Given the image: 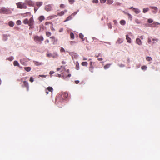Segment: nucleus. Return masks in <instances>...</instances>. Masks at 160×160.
Segmentation results:
<instances>
[{
  "label": "nucleus",
  "instance_id": "nucleus-10",
  "mask_svg": "<svg viewBox=\"0 0 160 160\" xmlns=\"http://www.w3.org/2000/svg\"><path fill=\"white\" fill-rule=\"evenodd\" d=\"M136 43L139 45H142V42L141 40L139 38H137L136 40Z\"/></svg>",
  "mask_w": 160,
  "mask_h": 160
},
{
  "label": "nucleus",
  "instance_id": "nucleus-39",
  "mask_svg": "<svg viewBox=\"0 0 160 160\" xmlns=\"http://www.w3.org/2000/svg\"><path fill=\"white\" fill-rule=\"evenodd\" d=\"M153 22V20L152 19H149L148 20V22L149 23H151L152 22Z\"/></svg>",
  "mask_w": 160,
  "mask_h": 160
},
{
  "label": "nucleus",
  "instance_id": "nucleus-47",
  "mask_svg": "<svg viewBox=\"0 0 160 160\" xmlns=\"http://www.w3.org/2000/svg\"><path fill=\"white\" fill-rule=\"evenodd\" d=\"M69 2L72 4L74 2V0H68Z\"/></svg>",
  "mask_w": 160,
  "mask_h": 160
},
{
  "label": "nucleus",
  "instance_id": "nucleus-48",
  "mask_svg": "<svg viewBox=\"0 0 160 160\" xmlns=\"http://www.w3.org/2000/svg\"><path fill=\"white\" fill-rule=\"evenodd\" d=\"M127 15H128V16L129 17L130 20H131L132 18L131 15L129 13H127Z\"/></svg>",
  "mask_w": 160,
  "mask_h": 160
},
{
  "label": "nucleus",
  "instance_id": "nucleus-25",
  "mask_svg": "<svg viewBox=\"0 0 160 160\" xmlns=\"http://www.w3.org/2000/svg\"><path fill=\"white\" fill-rule=\"evenodd\" d=\"M79 37L80 38L82 39V41H84V39L83 38L84 36L82 33H80L79 34Z\"/></svg>",
  "mask_w": 160,
  "mask_h": 160
},
{
  "label": "nucleus",
  "instance_id": "nucleus-62",
  "mask_svg": "<svg viewBox=\"0 0 160 160\" xmlns=\"http://www.w3.org/2000/svg\"><path fill=\"white\" fill-rule=\"evenodd\" d=\"M157 11H152V12L153 13H156L157 12Z\"/></svg>",
  "mask_w": 160,
  "mask_h": 160
},
{
  "label": "nucleus",
  "instance_id": "nucleus-63",
  "mask_svg": "<svg viewBox=\"0 0 160 160\" xmlns=\"http://www.w3.org/2000/svg\"><path fill=\"white\" fill-rule=\"evenodd\" d=\"M113 22H114V23L115 24H117V23H118L117 22V21L115 20H114Z\"/></svg>",
  "mask_w": 160,
  "mask_h": 160
},
{
  "label": "nucleus",
  "instance_id": "nucleus-30",
  "mask_svg": "<svg viewBox=\"0 0 160 160\" xmlns=\"http://www.w3.org/2000/svg\"><path fill=\"white\" fill-rule=\"evenodd\" d=\"M76 69L78 70L79 69V63L77 62L76 66Z\"/></svg>",
  "mask_w": 160,
  "mask_h": 160
},
{
  "label": "nucleus",
  "instance_id": "nucleus-54",
  "mask_svg": "<svg viewBox=\"0 0 160 160\" xmlns=\"http://www.w3.org/2000/svg\"><path fill=\"white\" fill-rule=\"evenodd\" d=\"M60 8H64V5L63 4H61L60 5Z\"/></svg>",
  "mask_w": 160,
  "mask_h": 160
},
{
  "label": "nucleus",
  "instance_id": "nucleus-1",
  "mask_svg": "<svg viewBox=\"0 0 160 160\" xmlns=\"http://www.w3.org/2000/svg\"><path fill=\"white\" fill-rule=\"evenodd\" d=\"M18 8L21 9H26L27 8L25 3H22L21 2L17 3Z\"/></svg>",
  "mask_w": 160,
  "mask_h": 160
},
{
  "label": "nucleus",
  "instance_id": "nucleus-4",
  "mask_svg": "<svg viewBox=\"0 0 160 160\" xmlns=\"http://www.w3.org/2000/svg\"><path fill=\"white\" fill-rule=\"evenodd\" d=\"M25 2H26V5L27 4L30 6L34 7V3L31 0H25Z\"/></svg>",
  "mask_w": 160,
  "mask_h": 160
},
{
  "label": "nucleus",
  "instance_id": "nucleus-27",
  "mask_svg": "<svg viewBox=\"0 0 160 160\" xmlns=\"http://www.w3.org/2000/svg\"><path fill=\"white\" fill-rule=\"evenodd\" d=\"M70 36L71 38L72 39H74V34L73 33L71 32L70 33Z\"/></svg>",
  "mask_w": 160,
  "mask_h": 160
},
{
  "label": "nucleus",
  "instance_id": "nucleus-2",
  "mask_svg": "<svg viewBox=\"0 0 160 160\" xmlns=\"http://www.w3.org/2000/svg\"><path fill=\"white\" fill-rule=\"evenodd\" d=\"M9 12V10L5 7H2L0 9V13L1 14H8Z\"/></svg>",
  "mask_w": 160,
  "mask_h": 160
},
{
  "label": "nucleus",
  "instance_id": "nucleus-3",
  "mask_svg": "<svg viewBox=\"0 0 160 160\" xmlns=\"http://www.w3.org/2000/svg\"><path fill=\"white\" fill-rule=\"evenodd\" d=\"M43 38L42 36L39 37L38 36H35L34 37V40L35 42L43 41Z\"/></svg>",
  "mask_w": 160,
  "mask_h": 160
},
{
  "label": "nucleus",
  "instance_id": "nucleus-55",
  "mask_svg": "<svg viewBox=\"0 0 160 160\" xmlns=\"http://www.w3.org/2000/svg\"><path fill=\"white\" fill-rule=\"evenodd\" d=\"M158 40L157 39H152V41H156V42H158Z\"/></svg>",
  "mask_w": 160,
  "mask_h": 160
},
{
  "label": "nucleus",
  "instance_id": "nucleus-49",
  "mask_svg": "<svg viewBox=\"0 0 160 160\" xmlns=\"http://www.w3.org/2000/svg\"><path fill=\"white\" fill-rule=\"evenodd\" d=\"M93 68L92 67H90L89 70L92 72H93Z\"/></svg>",
  "mask_w": 160,
  "mask_h": 160
},
{
  "label": "nucleus",
  "instance_id": "nucleus-20",
  "mask_svg": "<svg viewBox=\"0 0 160 160\" xmlns=\"http://www.w3.org/2000/svg\"><path fill=\"white\" fill-rule=\"evenodd\" d=\"M24 68L25 70L27 72H29L31 70V68L29 67H25Z\"/></svg>",
  "mask_w": 160,
  "mask_h": 160
},
{
  "label": "nucleus",
  "instance_id": "nucleus-53",
  "mask_svg": "<svg viewBox=\"0 0 160 160\" xmlns=\"http://www.w3.org/2000/svg\"><path fill=\"white\" fill-rule=\"evenodd\" d=\"M54 73V71H51L49 72V74L50 75H52V74H53Z\"/></svg>",
  "mask_w": 160,
  "mask_h": 160
},
{
  "label": "nucleus",
  "instance_id": "nucleus-42",
  "mask_svg": "<svg viewBox=\"0 0 160 160\" xmlns=\"http://www.w3.org/2000/svg\"><path fill=\"white\" fill-rule=\"evenodd\" d=\"M92 2L94 3H98V0H93Z\"/></svg>",
  "mask_w": 160,
  "mask_h": 160
},
{
  "label": "nucleus",
  "instance_id": "nucleus-23",
  "mask_svg": "<svg viewBox=\"0 0 160 160\" xmlns=\"http://www.w3.org/2000/svg\"><path fill=\"white\" fill-rule=\"evenodd\" d=\"M44 17L43 16H41L39 18V20L40 22H42L44 19Z\"/></svg>",
  "mask_w": 160,
  "mask_h": 160
},
{
  "label": "nucleus",
  "instance_id": "nucleus-22",
  "mask_svg": "<svg viewBox=\"0 0 160 160\" xmlns=\"http://www.w3.org/2000/svg\"><path fill=\"white\" fill-rule=\"evenodd\" d=\"M9 25L10 26L12 27L14 26V23L12 21H11L9 22Z\"/></svg>",
  "mask_w": 160,
  "mask_h": 160
},
{
  "label": "nucleus",
  "instance_id": "nucleus-7",
  "mask_svg": "<svg viewBox=\"0 0 160 160\" xmlns=\"http://www.w3.org/2000/svg\"><path fill=\"white\" fill-rule=\"evenodd\" d=\"M33 18L32 17L28 21L29 25L30 27L32 26L33 25Z\"/></svg>",
  "mask_w": 160,
  "mask_h": 160
},
{
  "label": "nucleus",
  "instance_id": "nucleus-32",
  "mask_svg": "<svg viewBox=\"0 0 160 160\" xmlns=\"http://www.w3.org/2000/svg\"><path fill=\"white\" fill-rule=\"evenodd\" d=\"M13 59L14 58L13 57H11L8 58V59L10 61H12Z\"/></svg>",
  "mask_w": 160,
  "mask_h": 160
},
{
  "label": "nucleus",
  "instance_id": "nucleus-6",
  "mask_svg": "<svg viewBox=\"0 0 160 160\" xmlns=\"http://www.w3.org/2000/svg\"><path fill=\"white\" fill-rule=\"evenodd\" d=\"M130 9H132V10H133L136 14H138L140 12V11L138 9L135 8H134L133 7H131L130 8Z\"/></svg>",
  "mask_w": 160,
  "mask_h": 160
},
{
  "label": "nucleus",
  "instance_id": "nucleus-5",
  "mask_svg": "<svg viewBox=\"0 0 160 160\" xmlns=\"http://www.w3.org/2000/svg\"><path fill=\"white\" fill-rule=\"evenodd\" d=\"M52 5L51 4H49L46 5L45 8V9L48 12L51 10Z\"/></svg>",
  "mask_w": 160,
  "mask_h": 160
},
{
  "label": "nucleus",
  "instance_id": "nucleus-35",
  "mask_svg": "<svg viewBox=\"0 0 160 160\" xmlns=\"http://www.w3.org/2000/svg\"><path fill=\"white\" fill-rule=\"evenodd\" d=\"M46 34L47 36L49 37L51 35V33L49 32H46Z\"/></svg>",
  "mask_w": 160,
  "mask_h": 160
},
{
  "label": "nucleus",
  "instance_id": "nucleus-37",
  "mask_svg": "<svg viewBox=\"0 0 160 160\" xmlns=\"http://www.w3.org/2000/svg\"><path fill=\"white\" fill-rule=\"evenodd\" d=\"M24 59H22L20 60V62L21 63V64L22 65L24 64Z\"/></svg>",
  "mask_w": 160,
  "mask_h": 160
},
{
  "label": "nucleus",
  "instance_id": "nucleus-19",
  "mask_svg": "<svg viewBox=\"0 0 160 160\" xmlns=\"http://www.w3.org/2000/svg\"><path fill=\"white\" fill-rule=\"evenodd\" d=\"M34 62L36 66H39L42 64V62H39L36 61H34Z\"/></svg>",
  "mask_w": 160,
  "mask_h": 160
},
{
  "label": "nucleus",
  "instance_id": "nucleus-26",
  "mask_svg": "<svg viewBox=\"0 0 160 160\" xmlns=\"http://www.w3.org/2000/svg\"><path fill=\"white\" fill-rule=\"evenodd\" d=\"M82 65L83 66H87L88 65V62H83L82 63Z\"/></svg>",
  "mask_w": 160,
  "mask_h": 160
},
{
  "label": "nucleus",
  "instance_id": "nucleus-17",
  "mask_svg": "<svg viewBox=\"0 0 160 160\" xmlns=\"http://www.w3.org/2000/svg\"><path fill=\"white\" fill-rule=\"evenodd\" d=\"M64 14V12L63 11H61L60 12L58 13L57 14L58 16H61Z\"/></svg>",
  "mask_w": 160,
  "mask_h": 160
},
{
  "label": "nucleus",
  "instance_id": "nucleus-64",
  "mask_svg": "<svg viewBox=\"0 0 160 160\" xmlns=\"http://www.w3.org/2000/svg\"><path fill=\"white\" fill-rule=\"evenodd\" d=\"M75 42L74 41H71L70 42V43L71 44H72L73 43H74Z\"/></svg>",
  "mask_w": 160,
  "mask_h": 160
},
{
  "label": "nucleus",
  "instance_id": "nucleus-16",
  "mask_svg": "<svg viewBox=\"0 0 160 160\" xmlns=\"http://www.w3.org/2000/svg\"><path fill=\"white\" fill-rule=\"evenodd\" d=\"M72 18V17H71V15L70 16L67 18L66 20L64 21V22H66L67 21H68L71 20Z\"/></svg>",
  "mask_w": 160,
  "mask_h": 160
},
{
  "label": "nucleus",
  "instance_id": "nucleus-9",
  "mask_svg": "<svg viewBox=\"0 0 160 160\" xmlns=\"http://www.w3.org/2000/svg\"><path fill=\"white\" fill-rule=\"evenodd\" d=\"M3 40L4 41H6L8 40V36H10V35L8 34H3Z\"/></svg>",
  "mask_w": 160,
  "mask_h": 160
},
{
  "label": "nucleus",
  "instance_id": "nucleus-38",
  "mask_svg": "<svg viewBox=\"0 0 160 160\" xmlns=\"http://www.w3.org/2000/svg\"><path fill=\"white\" fill-rule=\"evenodd\" d=\"M147 61H150L152 60V58L151 57H147L146 58Z\"/></svg>",
  "mask_w": 160,
  "mask_h": 160
},
{
  "label": "nucleus",
  "instance_id": "nucleus-57",
  "mask_svg": "<svg viewBox=\"0 0 160 160\" xmlns=\"http://www.w3.org/2000/svg\"><path fill=\"white\" fill-rule=\"evenodd\" d=\"M119 67H124L125 66V65L123 64H121L119 65Z\"/></svg>",
  "mask_w": 160,
  "mask_h": 160
},
{
  "label": "nucleus",
  "instance_id": "nucleus-24",
  "mask_svg": "<svg viewBox=\"0 0 160 160\" xmlns=\"http://www.w3.org/2000/svg\"><path fill=\"white\" fill-rule=\"evenodd\" d=\"M120 23L122 25H125L126 23V22L125 20H121L120 22Z\"/></svg>",
  "mask_w": 160,
  "mask_h": 160
},
{
  "label": "nucleus",
  "instance_id": "nucleus-18",
  "mask_svg": "<svg viewBox=\"0 0 160 160\" xmlns=\"http://www.w3.org/2000/svg\"><path fill=\"white\" fill-rule=\"evenodd\" d=\"M13 64L14 66H18L19 67V64L18 63V62L17 61H15L13 62Z\"/></svg>",
  "mask_w": 160,
  "mask_h": 160
},
{
  "label": "nucleus",
  "instance_id": "nucleus-59",
  "mask_svg": "<svg viewBox=\"0 0 160 160\" xmlns=\"http://www.w3.org/2000/svg\"><path fill=\"white\" fill-rule=\"evenodd\" d=\"M79 82V80H76L75 81V83L77 84Z\"/></svg>",
  "mask_w": 160,
  "mask_h": 160
},
{
  "label": "nucleus",
  "instance_id": "nucleus-12",
  "mask_svg": "<svg viewBox=\"0 0 160 160\" xmlns=\"http://www.w3.org/2000/svg\"><path fill=\"white\" fill-rule=\"evenodd\" d=\"M23 83L24 86L27 88L28 90L29 85L28 83V82L26 81H24Z\"/></svg>",
  "mask_w": 160,
  "mask_h": 160
},
{
  "label": "nucleus",
  "instance_id": "nucleus-45",
  "mask_svg": "<svg viewBox=\"0 0 160 160\" xmlns=\"http://www.w3.org/2000/svg\"><path fill=\"white\" fill-rule=\"evenodd\" d=\"M107 0H100V2L101 3H104Z\"/></svg>",
  "mask_w": 160,
  "mask_h": 160
},
{
  "label": "nucleus",
  "instance_id": "nucleus-61",
  "mask_svg": "<svg viewBox=\"0 0 160 160\" xmlns=\"http://www.w3.org/2000/svg\"><path fill=\"white\" fill-rule=\"evenodd\" d=\"M103 60L102 58H98V61H102Z\"/></svg>",
  "mask_w": 160,
  "mask_h": 160
},
{
  "label": "nucleus",
  "instance_id": "nucleus-29",
  "mask_svg": "<svg viewBox=\"0 0 160 160\" xmlns=\"http://www.w3.org/2000/svg\"><path fill=\"white\" fill-rule=\"evenodd\" d=\"M150 8L152 9H154L155 11H158V8L157 7H153L151 6L150 7Z\"/></svg>",
  "mask_w": 160,
  "mask_h": 160
},
{
  "label": "nucleus",
  "instance_id": "nucleus-50",
  "mask_svg": "<svg viewBox=\"0 0 160 160\" xmlns=\"http://www.w3.org/2000/svg\"><path fill=\"white\" fill-rule=\"evenodd\" d=\"M39 77H42L43 78H45L46 77V76L43 75H40L39 76Z\"/></svg>",
  "mask_w": 160,
  "mask_h": 160
},
{
  "label": "nucleus",
  "instance_id": "nucleus-52",
  "mask_svg": "<svg viewBox=\"0 0 160 160\" xmlns=\"http://www.w3.org/2000/svg\"><path fill=\"white\" fill-rule=\"evenodd\" d=\"M151 42V39L150 38H148V42L149 43H150Z\"/></svg>",
  "mask_w": 160,
  "mask_h": 160
},
{
  "label": "nucleus",
  "instance_id": "nucleus-21",
  "mask_svg": "<svg viewBox=\"0 0 160 160\" xmlns=\"http://www.w3.org/2000/svg\"><path fill=\"white\" fill-rule=\"evenodd\" d=\"M113 2V0H107V3L108 4H111Z\"/></svg>",
  "mask_w": 160,
  "mask_h": 160
},
{
  "label": "nucleus",
  "instance_id": "nucleus-44",
  "mask_svg": "<svg viewBox=\"0 0 160 160\" xmlns=\"http://www.w3.org/2000/svg\"><path fill=\"white\" fill-rule=\"evenodd\" d=\"M108 28H110V29H111L112 28V25H111V23H109L108 24Z\"/></svg>",
  "mask_w": 160,
  "mask_h": 160
},
{
  "label": "nucleus",
  "instance_id": "nucleus-34",
  "mask_svg": "<svg viewBox=\"0 0 160 160\" xmlns=\"http://www.w3.org/2000/svg\"><path fill=\"white\" fill-rule=\"evenodd\" d=\"M47 57H53V58H55V56L52 55L51 53H49V54H47Z\"/></svg>",
  "mask_w": 160,
  "mask_h": 160
},
{
  "label": "nucleus",
  "instance_id": "nucleus-51",
  "mask_svg": "<svg viewBox=\"0 0 160 160\" xmlns=\"http://www.w3.org/2000/svg\"><path fill=\"white\" fill-rule=\"evenodd\" d=\"M60 51L61 52H65V50L63 48H61L60 50Z\"/></svg>",
  "mask_w": 160,
  "mask_h": 160
},
{
  "label": "nucleus",
  "instance_id": "nucleus-14",
  "mask_svg": "<svg viewBox=\"0 0 160 160\" xmlns=\"http://www.w3.org/2000/svg\"><path fill=\"white\" fill-rule=\"evenodd\" d=\"M111 65V64H107L104 67V68L105 69H106L109 68L110 65Z\"/></svg>",
  "mask_w": 160,
  "mask_h": 160
},
{
  "label": "nucleus",
  "instance_id": "nucleus-8",
  "mask_svg": "<svg viewBox=\"0 0 160 160\" xmlns=\"http://www.w3.org/2000/svg\"><path fill=\"white\" fill-rule=\"evenodd\" d=\"M69 54L71 56H73L75 58H77L78 57V55L77 54L74 52H69Z\"/></svg>",
  "mask_w": 160,
  "mask_h": 160
},
{
  "label": "nucleus",
  "instance_id": "nucleus-13",
  "mask_svg": "<svg viewBox=\"0 0 160 160\" xmlns=\"http://www.w3.org/2000/svg\"><path fill=\"white\" fill-rule=\"evenodd\" d=\"M43 4V2H36V5L38 7L41 6Z\"/></svg>",
  "mask_w": 160,
  "mask_h": 160
},
{
  "label": "nucleus",
  "instance_id": "nucleus-33",
  "mask_svg": "<svg viewBox=\"0 0 160 160\" xmlns=\"http://www.w3.org/2000/svg\"><path fill=\"white\" fill-rule=\"evenodd\" d=\"M23 23L25 24H29L28 21V19H26L24 20L23 21Z\"/></svg>",
  "mask_w": 160,
  "mask_h": 160
},
{
  "label": "nucleus",
  "instance_id": "nucleus-41",
  "mask_svg": "<svg viewBox=\"0 0 160 160\" xmlns=\"http://www.w3.org/2000/svg\"><path fill=\"white\" fill-rule=\"evenodd\" d=\"M79 10H78L77 11L73 13H72L71 15V16H72V15H73L74 16H75V15H76L78 13V12H79Z\"/></svg>",
  "mask_w": 160,
  "mask_h": 160
},
{
  "label": "nucleus",
  "instance_id": "nucleus-31",
  "mask_svg": "<svg viewBox=\"0 0 160 160\" xmlns=\"http://www.w3.org/2000/svg\"><path fill=\"white\" fill-rule=\"evenodd\" d=\"M48 89L49 91L52 92L53 90V88L52 87H48Z\"/></svg>",
  "mask_w": 160,
  "mask_h": 160
},
{
  "label": "nucleus",
  "instance_id": "nucleus-40",
  "mask_svg": "<svg viewBox=\"0 0 160 160\" xmlns=\"http://www.w3.org/2000/svg\"><path fill=\"white\" fill-rule=\"evenodd\" d=\"M147 67L145 66H142L141 67V69L143 70H146L147 69Z\"/></svg>",
  "mask_w": 160,
  "mask_h": 160
},
{
  "label": "nucleus",
  "instance_id": "nucleus-11",
  "mask_svg": "<svg viewBox=\"0 0 160 160\" xmlns=\"http://www.w3.org/2000/svg\"><path fill=\"white\" fill-rule=\"evenodd\" d=\"M126 39L127 40V42L128 43H131V38L128 37V35H127L126 36Z\"/></svg>",
  "mask_w": 160,
  "mask_h": 160
},
{
  "label": "nucleus",
  "instance_id": "nucleus-56",
  "mask_svg": "<svg viewBox=\"0 0 160 160\" xmlns=\"http://www.w3.org/2000/svg\"><path fill=\"white\" fill-rule=\"evenodd\" d=\"M51 29L52 31H55V29L52 26L51 28Z\"/></svg>",
  "mask_w": 160,
  "mask_h": 160
},
{
  "label": "nucleus",
  "instance_id": "nucleus-58",
  "mask_svg": "<svg viewBox=\"0 0 160 160\" xmlns=\"http://www.w3.org/2000/svg\"><path fill=\"white\" fill-rule=\"evenodd\" d=\"M63 31V29L62 28H61L59 30V32H62Z\"/></svg>",
  "mask_w": 160,
  "mask_h": 160
},
{
  "label": "nucleus",
  "instance_id": "nucleus-60",
  "mask_svg": "<svg viewBox=\"0 0 160 160\" xmlns=\"http://www.w3.org/2000/svg\"><path fill=\"white\" fill-rule=\"evenodd\" d=\"M50 38L53 40H54L55 39V38L54 37H52Z\"/></svg>",
  "mask_w": 160,
  "mask_h": 160
},
{
  "label": "nucleus",
  "instance_id": "nucleus-28",
  "mask_svg": "<svg viewBox=\"0 0 160 160\" xmlns=\"http://www.w3.org/2000/svg\"><path fill=\"white\" fill-rule=\"evenodd\" d=\"M122 39L120 38H119L117 41V42L119 44H120L122 43Z\"/></svg>",
  "mask_w": 160,
  "mask_h": 160
},
{
  "label": "nucleus",
  "instance_id": "nucleus-46",
  "mask_svg": "<svg viewBox=\"0 0 160 160\" xmlns=\"http://www.w3.org/2000/svg\"><path fill=\"white\" fill-rule=\"evenodd\" d=\"M30 81L31 82H33L34 81V79H33V78H32V77H31L30 78Z\"/></svg>",
  "mask_w": 160,
  "mask_h": 160
},
{
  "label": "nucleus",
  "instance_id": "nucleus-43",
  "mask_svg": "<svg viewBox=\"0 0 160 160\" xmlns=\"http://www.w3.org/2000/svg\"><path fill=\"white\" fill-rule=\"evenodd\" d=\"M157 24L158 25H160V23H159V22H154L152 24V26H154L155 25H156V24Z\"/></svg>",
  "mask_w": 160,
  "mask_h": 160
},
{
  "label": "nucleus",
  "instance_id": "nucleus-36",
  "mask_svg": "<svg viewBox=\"0 0 160 160\" xmlns=\"http://www.w3.org/2000/svg\"><path fill=\"white\" fill-rule=\"evenodd\" d=\"M16 23L18 25H20L21 24V22L20 20H18L16 22Z\"/></svg>",
  "mask_w": 160,
  "mask_h": 160
},
{
  "label": "nucleus",
  "instance_id": "nucleus-15",
  "mask_svg": "<svg viewBox=\"0 0 160 160\" xmlns=\"http://www.w3.org/2000/svg\"><path fill=\"white\" fill-rule=\"evenodd\" d=\"M149 10V9L148 8H145L143 9V12L145 13Z\"/></svg>",
  "mask_w": 160,
  "mask_h": 160
}]
</instances>
